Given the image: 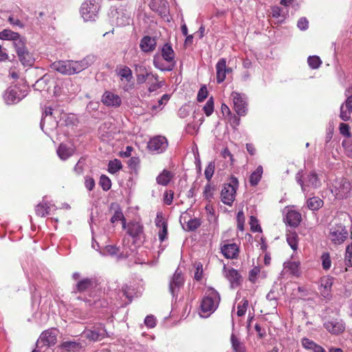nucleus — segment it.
<instances>
[{
	"mask_svg": "<svg viewBox=\"0 0 352 352\" xmlns=\"http://www.w3.org/2000/svg\"><path fill=\"white\" fill-rule=\"evenodd\" d=\"M87 68L93 65L98 60V57L94 54H89L82 58Z\"/></svg>",
	"mask_w": 352,
	"mask_h": 352,
	"instance_id": "54",
	"label": "nucleus"
},
{
	"mask_svg": "<svg viewBox=\"0 0 352 352\" xmlns=\"http://www.w3.org/2000/svg\"><path fill=\"white\" fill-rule=\"evenodd\" d=\"M162 59L168 63H170L173 66L176 65V60L175 58V52L168 43H166L162 48Z\"/></svg>",
	"mask_w": 352,
	"mask_h": 352,
	"instance_id": "25",
	"label": "nucleus"
},
{
	"mask_svg": "<svg viewBox=\"0 0 352 352\" xmlns=\"http://www.w3.org/2000/svg\"><path fill=\"white\" fill-rule=\"evenodd\" d=\"M230 340L232 347L234 352H245L244 345L234 334H232Z\"/></svg>",
	"mask_w": 352,
	"mask_h": 352,
	"instance_id": "42",
	"label": "nucleus"
},
{
	"mask_svg": "<svg viewBox=\"0 0 352 352\" xmlns=\"http://www.w3.org/2000/svg\"><path fill=\"white\" fill-rule=\"evenodd\" d=\"M184 284V278L182 271L177 268L169 283V290L173 297L177 296L178 292Z\"/></svg>",
	"mask_w": 352,
	"mask_h": 352,
	"instance_id": "9",
	"label": "nucleus"
},
{
	"mask_svg": "<svg viewBox=\"0 0 352 352\" xmlns=\"http://www.w3.org/2000/svg\"><path fill=\"white\" fill-rule=\"evenodd\" d=\"M348 236V230L342 223L332 226L329 229L328 235L329 240L335 245L342 244L346 240Z\"/></svg>",
	"mask_w": 352,
	"mask_h": 352,
	"instance_id": "4",
	"label": "nucleus"
},
{
	"mask_svg": "<svg viewBox=\"0 0 352 352\" xmlns=\"http://www.w3.org/2000/svg\"><path fill=\"white\" fill-rule=\"evenodd\" d=\"M208 96V90L206 86H203L200 88L197 94V100L199 102H203Z\"/></svg>",
	"mask_w": 352,
	"mask_h": 352,
	"instance_id": "60",
	"label": "nucleus"
},
{
	"mask_svg": "<svg viewBox=\"0 0 352 352\" xmlns=\"http://www.w3.org/2000/svg\"><path fill=\"white\" fill-rule=\"evenodd\" d=\"M140 159L137 157H132L128 161L129 167L134 170H136L139 166Z\"/></svg>",
	"mask_w": 352,
	"mask_h": 352,
	"instance_id": "57",
	"label": "nucleus"
},
{
	"mask_svg": "<svg viewBox=\"0 0 352 352\" xmlns=\"http://www.w3.org/2000/svg\"><path fill=\"white\" fill-rule=\"evenodd\" d=\"M307 62L309 67L312 69L318 68L322 63L320 58L317 56H310L307 59Z\"/></svg>",
	"mask_w": 352,
	"mask_h": 352,
	"instance_id": "47",
	"label": "nucleus"
},
{
	"mask_svg": "<svg viewBox=\"0 0 352 352\" xmlns=\"http://www.w3.org/2000/svg\"><path fill=\"white\" fill-rule=\"evenodd\" d=\"M151 76H152V77H155V82L154 83L151 84L148 87V90L149 92L155 91L156 90L160 89L164 85V82L163 81H159L157 80V76H155L153 75H151Z\"/></svg>",
	"mask_w": 352,
	"mask_h": 352,
	"instance_id": "53",
	"label": "nucleus"
},
{
	"mask_svg": "<svg viewBox=\"0 0 352 352\" xmlns=\"http://www.w3.org/2000/svg\"><path fill=\"white\" fill-rule=\"evenodd\" d=\"M248 306V300L246 299H243L237 306V316L239 317L244 316L246 312Z\"/></svg>",
	"mask_w": 352,
	"mask_h": 352,
	"instance_id": "50",
	"label": "nucleus"
},
{
	"mask_svg": "<svg viewBox=\"0 0 352 352\" xmlns=\"http://www.w3.org/2000/svg\"><path fill=\"white\" fill-rule=\"evenodd\" d=\"M120 220H124V215L120 210H117L111 217V222L113 223Z\"/></svg>",
	"mask_w": 352,
	"mask_h": 352,
	"instance_id": "62",
	"label": "nucleus"
},
{
	"mask_svg": "<svg viewBox=\"0 0 352 352\" xmlns=\"http://www.w3.org/2000/svg\"><path fill=\"white\" fill-rule=\"evenodd\" d=\"M74 153V148L72 146H69L64 144H60L57 149V154L63 160L68 159Z\"/></svg>",
	"mask_w": 352,
	"mask_h": 352,
	"instance_id": "30",
	"label": "nucleus"
},
{
	"mask_svg": "<svg viewBox=\"0 0 352 352\" xmlns=\"http://www.w3.org/2000/svg\"><path fill=\"white\" fill-rule=\"evenodd\" d=\"M104 255L109 254L111 256L118 255L119 258H125L131 254V250L120 251L119 248L114 245H107L104 250Z\"/></svg>",
	"mask_w": 352,
	"mask_h": 352,
	"instance_id": "26",
	"label": "nucleus"
},
{
	"mask_svg": "<svg viewBox=\"0 0 352 352\" xmlns=\"http://www.w3.org/2000/svg\"><path fill=\"white\" fill-rule=\"evenodd\" d=\"M117 73L118 75L120 77L121 80H125L126 82H129L133 78L132 71L127 66H124L120 68L117 71Z\"/></svg>",
	"mask_w": 352,
	"mask_h": 352,
	"instance_id": "36",
	"label": "nucleus"
},
{
	"mask_svg": "<svg viewBox=\"0 0 352 352\" xmlns=\"http://www.w3.org/2000/svg\"><path fill=\"white\" fill-rule=\"evenodd\" d=\"M122 167V163L119 160L115 159L109 161L108 164V171L111 174L118 172Z\"/></svg>",
	"mask_w": 352,
	"mask_h": 352,
	"instance_id": "43",
	"label": "nucleus"
},
{
	"mask_svg": "<svg viewBox=\"0 0 352 352\" xmlns=\"http://www.w3.org/2000/svg\"><path fill=\"white\" fill-rule=\"evenodd\" d=\"M100 4L98 0H85L81 5L80 12L85 21H94L98 16Z\"/></svg>",
	"mask_w": 352,
	"mask_h": 352,
	"instance_id": "3",
	"label": "nucleus"
},
{
	"mask_svg": "<svg viewBox=\"0 0 352 352\" xmlns=\"http://www.w3.org/2000/svg\"><path fill=\"white\" fill-rule=\"evenodd\" d=\"M261 269L259 267H254L252 268L249 273V279L251 282L255 283L258 274L260 273Z\"/></svg>",
	"mask_w": 352,
	"mask_h": 352,
	"instance_id": "59",
	"label": "nucleus"
},
{
	"mask_svg": "<svg viewBox=\"0 0 352 352\" xmlns=\"http://www.w3.org/2000/svg\"><path fill=\"white\" fill-rule=\"evenodd\" d=\"M217 82L220 84L223 82L226 77V74L231 72L232 69L227 67L226 58H220L216 65Z\"/></svg>",
	"mask_w": 352,
	"mask_h": 352,
	"instance_id": "20",
	"label": "nucleus"
},
{
	"mask_svg": "<svg viewBox=\"0 0 352 352\" xmlns=\"http://www.w3.org/2000/svg\"><path fill=\"white\" fill-rule=\"evenodd\" d=\"M351 190L350 183L344 178L337 179L333 184V193L338 198L345 197Z\"/></svg>",
	"mask_w": 352,
	"mask_h": 352,
	"instance_id": "11",
	"label": "nucleus"
},
{
	"mask_svg": "<svg viewBox=\"0 0 352 352\" xmlns=\"http://www.w3.org/2000/svg\"><path fill=\"white\" fill-rule=\"evenodd\" d=\"M221 250L227 258H235L239 254V248L236 243L225 244L221 247Z\"/></svg>",
	"mask_w": 352,
	"mask_h": 352,
	"instance_id": "27",
	"label": "nucleus"
},
{
	"mask_svg": "<svg viewBox=\"0 0 352 352\" xmlns=\"http://www.w3.org/2000/svg\"><path fill=\"white\" fill-rule=\"evenodd\" d=\"M339 116L343 121H349L352 118V95L348 96L341 104Z\"/></svg>",
	"mask_w": 352,
	"mask_h": 352,
	"instance_id": "19",
	"label": "nucleus"
},
{
	"mask_svg": "<svg viewBox=\"0 0 352 352\" xmlns=\"http://www.w3.org/2000/svg\"><path fill=\"white\" fill-rule=\"evenodd\" d=\"M155 39L151 36H145L140 41V47L144 52H153L155 50Z\"/></svg>",
	"mask_w": 352,
	"mask_h": 352,
	"instance_id": "28",
	"label": "nucleus"
},
{
	"mask_svg": "<svg viewBox=\"0 0 352 352\" xmlns=\"http://www.w3.org/2000/svg\"><path fill=\"white\" fill-rule=\"evenodd\" d=\"M96 287V281L93 278H86L80 280L76 285L74 292H85L91 290Z\"/></svg>",
	"mask_w": 352,
	"mask_h": 352,
	"instance_id": "22",
	"label": "nucleus"
},
{
	"mask_svg": "<svg viewBox=\"0 0 352 352\" xmlns=\"http://www.w3.org/2000/svg\"><path fill=\"white\" fill-rule=\"evenodd\" d=\"M342 145L349 157H352V142L344 140L342 142Z\"/></svg>",
	"mask_w": 352,
	"mask_h": 352,
	"instance_id": "55",
	"label": "nucleus"
},
{
	"mask_svg": "<svg viewBox=\"0 0 352 352\" xmlns=\"http://www.w3.org/2000/svg\"><path fill=\"white\" fill-rule=\"evenodd\" d=\"M61 347L67 352H76L82 348V345L78 342L65 341L62 343Z\"/></svg>",
	"mask_w": 352,
	"mask_h": 352,
	"instance_id": "34",
	"label": "nucleus"
},
{
	"mask_svg": "<svg viewBox=\"0 0 352 352\" xmlns=\"http://www.w3.org/2000/svg\"><path fill=\"white\" fill-rule=\"evenodd\" d=\"M285 268L288 269L290 273L295 276H299L300 263L297 261H289L285 263Z\"/></svg>",
	"mask_w": 352,
	"mask_h": 352,
	"instance_id": "41",
	"label": "nucleus"
},
{
	"mask_svg": "<svg viewBox=\"0 0 352 352\" xmlns=\"http://www.w3.org/2000/svg\"><path fill=\"white\" fill-rule=\"evenodd\" d=\"M220 302V295L217 291L208 287L201 303L200 316L204 318L209 316L218 307Z\"/></svg>",
	"mask_w": 352,
	"mask_h": 352,
	"instance_id": "1",
	"label": "nucleus"
},
{
	"mask_svg": "<svg viewBox=\"0 0 352 352\" xmlns=\"http://www.w3.org/2000/svg\"><path fill=\"white\" fill-rule=\"evenodd\" d=\"M173 177L172 173L166 170H164L156 178L157 183L162 186H166Z\"/></svg>",
	"mask_w": 352,
	"mask_h": 352,
	"instance_id": "37",
	"label": "nucleus"
},
{
	"mask_svg": "<svg viewBox=\"0 0 352 352\" xmlns=\"http://www.w3.org/2000/svg\"><path fill=\"white\" fill-rule=\"evenodd\" d=\"M237 229L243 231L245 224V215L243 211H239L236 215Z\"/></svg>",
	"mask_w": 352,
	"mask_h": 352,
	"instance_id": "52",
	"label": "nucleus"
},
{
	"mask_svg": "<svg viewBox=\"0 0 352 352\" xmlns=\"http://www.w3.org/2000/svg\"><path fill=\"white\" fill-rule=\"evenodd\" d=\"M287 241L291 248L296 251L298 245V236L296 232H290L287 234Z\"/></svg>",
	"mask_w": 352,
	"mask_h": 352,
	"instance_id": "39",
	"label": "nucleus"
},
{
	"mask_svg": "<svg viewBox=\"0 0 352 352\" xmlns=\"http://www.w3.org/2000/svg\"><path fill=\"white\" fill-rule=\"evenodd\" d=\"M101 101L108 107L118 108L122 104L120 96L111 91H105L102 96Z\"/></svg>",
	"mask_w": 352,
	"mask_h": 352,
	"instance_id": "12",
	"label": "nucleus"
},
{
	"mask_svg": "<svg viewBox=\"0 0 352 352\" xmlns=\"http://www.w3.org/2000/svg\"><path fill=\"white\" fill-rule=\"evenodd\" d=\"M99 184L104 191L109 190L111 187V179L104 175H102L100 176Z\"/></svg>",
	"mask_w": 352,
	"mask_h": 352,
	"instance_id": "46",
	"label": "nucleus"
},
{
	"mask_svg": "<svg viewBox=\"0 0 352 352\" xmlns=\"http://www.w3.org/2000/svg\"><path fill=\"white\" fill-rule=\"evenodd\" d=\"M333 280V277L329 276H323L320 278L319 290L324 298H329L330 297Z\"/></svg>",
	"mask_w": 352,
	"mask_h": 352,
	"instance_id": "21",
	"label": "nucleus"
},
{
	"mask_svg": "<svg viewBox=\"0 0 352 352\" xmlns=\"http://www.w3.org/2000/svg\"><path fill=\"white\" fill-rule=\"evenodd\" d=\"M106 330L102 327L97 329H87L83 332L84 336L93 342L102 340L106 336Z\"/></svg>",
	"mask_w": 352,
	"mask_h": 352,
	"instance_id": "23",
	"label": "nucleus"
},
{
	"mask_svg": "<svg viewBox=\"0 0 352 352\" xmlns=\"http://www.w3.org/2000/svg\"><path fill=\"white\" fill-rule=\"evenodd\" d=\"M340 132L342 135L346 137H350L351 133L350 131L349 126L345 123H340L339 126Z\"/></svg>",
	"mask_w": 352,
	"mask_h": 352,
	"instance_id": "58",
	"label": "nucleus"
},
{
	"mask_svg": "<svg viewBox=\"0 0 352 352\" xmlns=\"http://www.w3.org/2000/svg\"><path fill=\"white\" fill-rule=\"evenodd\" d=\"M25 44L26 40L14 49L21 64L25 67H31L34 65L35 59L33 54L28 51Z\"/></svg>",
	"mask_w": 352,
	"mask_h": 352,
	"instance_id": "6",
	"label": "nucleus"
},
{
	"mask_svg": "<svg viewBox=\"0 0 352 352\" xmlns=\"http://www.w3.org/2000/svg\"><path fill=\"white\" fill-rule=\"evenodd\" d=\"M170 96L168 94H164L162 98L158 100L157 104H153L151 109L153 111L162 110L166 103L169 100Z\"/></svg>",
	"mask_w": 352,
	"mask_h": 352,
	"instance_id": "45",
	"label": "nucleus"
},
{
	"mask_svg": "<svg viewBox=\"0 0 352 352\" xmlns=\"http://www.w3.org/2000/svg\"><path fill=\"white\" fill-rule=\"evenodd\" d=\"M45 124H47L46 129L50 131L55 129L58 126V122L52 118V109L50 107H45L43 112L41 128L43 131Z\"/></svg>",
	"mask_w": 352,
	"mask_h": 352,
	"instance_id": "13",
	"label": "nucleus"
},
{
	"mask_svg": "<svg viewBox=\"0 0 352 352\" xmlns=\"http://www.w3.org/2000/svg\"><path fill=\"white\" fill-rule=\"evenodd\" d=\"M215 168V164L214 162H210L206 166L204 172L205 177L208 181H210L213 176Z\"/></svg>",
	"mask_w": 352,
	"mask_h": 352,
	"instance_id": "51",
	"label": "nucleus"
},
{
	"mask_svg": "<svg viewBox=\"0 0 352 352\" xmlns=\"http://www.w3.org/2000/svg\"><path fill=\"white\" fill-rule=\"evenodd\" d=\"M238 186V180L236 177L231 178V183L224 185L221 193V201L223 204L231 206L235 199L236 190Z\"/></svg>",
	"mask_w": 352,
	"mask_h": 352,
	"instance_id": "5",
	"label": "nucleus"
},
{
	"mask_svg": "<svg viewBox=\"0 0 352 352\" xmlns=\"http://www.w3.org/2000/svg\"><path fill=\"white\" fill-rule=\"evenodd\" d=\"M263 174L262 166H258L256 169L250 175V183L251 186H255L260 182Z\"/></svg>",
	"mask_w": 352,
	"mask_h": 352,
	"instance_id": "38",
	"label": "nucleus"
},
{
	"mask_svg": "<svg viewBox=\"0 0 352 352\" xmlns=\"http://www.w3.org/2000/svg\"><path fill=\"white\" fill-rule=\"evenodd\" d=\"M233 101L234 108L239 116H244L248 111L247 97L245 94H241L236 91H233L231 94Z\"/></svg>",
	"mask_w": 352,
	"mask_h": 352,
	"instance_id": "7",
	"label": "nucleus"
},
{
	"mask_svg": "<svg viewBox=\"0 0 352 352\" xmlns=\"http://www.w3.org/2000/svg\"><path fill=\"white\" fill-rule=\"evenodd\" d=\"M85 186L88 190H92L95 186L94 179L91 177H86L85 178Z\"/></svg>",
	"mask_w": 352,
	"mask_h": 352,
	"instance_id": "63",
	"label": "nucleus"
},
{
	"mask_svg": "<svg viewBox=\"0 0 352 352\" xmlns=\"http://www.w3.org/2000/svg\"><path fill=\"white\" fill-rule=\"evenodd\" d=\"M50 206L47 203H40L35 208L36 214L40 217H45L50 213Z\"/></svg>",
	"mask_w": 352,
	"mask_h": 352,
	"instance_id": "40",
	"label": "nucleus"
},
{
	"mask_svg": "<svg viewBox=\"0 0 352 352\" xmlns=\"http://www.w3.org/2000/svg\"><path fill=\"white\" fill-rule=\"evenodd\" d=\"M52 69L64 75H73L71 60H58L51 64Z\"/></svg>",
	"mask_w": 352,
	"mask_h": 352,
	"instance_id": "18",
	"label": "nucleus"
},
{
	"mask_svg": "<svg viewBox=\"0 0 352 352\" xmlns=\"http://www.w3.org/2000/svg\"><path fill=\"white\" fill-rule=\"evenodd\" d=\"M322 269L329 270L331 267V260L329 252H323L320 256Z\"/></svg>",
	"mask_w": 352,
	"mask_h": 352,
	"instance_id": "44",
	"label": "nucleus"
},
{
	"mask_svg": "<svg viewBox=\"0 0 352 352\" xmlns=\"http://www.w3.org/2000/svg\"><path fill=\"white\" fill-rule=\"evenodd\" d=\"M223 273L225 277L230 282L231 287L234 288L240 285L241 276L236 270L234 268H227L226 265H224Z\"/></svg>",
	"mask_w": 352,
	"mask_h": 352,
	"instance_id": "17",
	"label": "nucleus"
},
{
	"mask_svg": "<svg viewBox=\"0 0 352 352\" xmlns=\"http://www.w3.org/2000/svg\"><path fill=\"white\" fill-rule=\"evenodd\" d=\"M323 200L318 197H312L307 200V206L312 211L318 210L323 206Z\"/></svg>",
	"mask_w": 352,
	"mask_h": 352,
	"instance_id": "33",
	"label": "nucleus"
},
{
	"mask_svg": "<svg viewBox=\"0 0 352 352\" xmlns=\"http://www.w3.org/2000/svg\"><path fill=\"white\" fill-rule=\"evenodd\" d=\"M323 325L328 332L333 335L340 334L345 330V324L340 318L328 319L324 322Z\"/></svg>",
	"mask_w": 352,
	"mask_h": 352,
	"instance_id": "10",
	"label": "nucleus"
},
{
	"mask_svg": "<svg viewBox=\"0 0 352 352\" xmlns=\"http://www.w3.org/2000/svg\"><path fill=\"white\" fill-rule=\"evenodd\" d=\"M296 182L300 186L302 191L307 194L309 187L317 188L320 185V179L314 171L310 172L305 179H303L302 171H298L296 175Z\"/></svg>",
	"mask_w": 352,
	"mask_h": 352,
	"instance_id": "2",
	"label": "nucleus"
},
{
	"mask_svg": "<svg viewBox=\"0 0 352 352\" xmlns=\"http://www.w3.org/2000/svg\"><path fill=\"white\" fill-rule=\"evenodd\" d=\"M180 222L182 224L186 223V230L188 231H194L197 230L201 225V221L198 218L189 219L186 221V216L180 218Z\"/></svg>",
	"mask_w": 352,
	"mask_h": 352,
	"instance_id": "31",
	"label": "nucleus"
},
{
	"mask_svg": "<svg viewBox=\"0 0 352 352\" xmlns=\"http://www.w3.org/2000/svg\"><path fill=\"white\" fill-rule=\"evenodd\" d=\"M0 39L12 41L14 48L25 40V38L21 36L19 33L10 29H4L0 32Z\"/></svg>",
	"mask_w": 352,
	"mask_h": 352,
	"instance_id": "15",
	"label": "nucleus"
},
{
	"mask_svg": "<svg viewBox=\"0 0 352 352\" xmlns=\"http://www.w3.org/2000/svg\"><path fill=\"white\" fill-rule=\"evenodd\" d=\"M25 96V91L17 87H10L6 91L3 99L7 104H12L19 102Z\"/></svg>",
	"mask_w": 352,
	"mask_h": 352,
	"instance_id": "8",
	"label": "nucleus"
},
{
	"mask_svg": "<svg viewBox=\"0 0 352 352\" xmlns=\"http://www.w3.org/2000/svg\"><path fill=\"white\" fill-rule=\"evenodd\" d=\"M144 324L148 328H153L156 325V320L152 315L147 316L144 319Z\"/></svg>",
	"mask_w": 352,
	"mask_h": 352,
	"instance_id": "61",
	"label": "nucleus"
},
{
	"mask_svg": "<svg viewBox=\"0 0 352 352\" xmlns=\"http://www.w3.org/2000/svg\"><path fill=\"white\" fill-rule=\"evenodd\" d=\"M168 146V142L164 136H156L152 138L148 144V148L151 151L157 153H162Z\"/></svg>",
	"mask_w": 352,
	"mask_h": 352,
	"instance_id": "14",
	"label": "nucleus"
},
{
	"mask_svg": "<svg viewBox=\"0 0 352 352\" xmlns=\"http://www.w3.org/2000/svg\"><path fill=\"white\" fill-rule=\"evenodd\" d=\"M345 263L349 267H352V252L349 250V246L346 249Z\"/></svg>",
	"mask_w": 352,
	"mask_h": 352,
	"instance_id": "64",
	"label": "nucleus"
},
{
	"mask_svg": "<svg viewBox=\"0 0 352 352\" xmlns=\"http://www.w3.org/2000/svg\"><path fill=\"white\" fill-rule=\"evenodd\" d=\"M302 345L304 348L307 349H309V350H314V347H316V345L317 344L316 342H314V341L308 339V338H302Z\"/></svg>",
	"mask_w": 352,
	"mask_h": 352,
	"instance_id": "56",
	"label": "nucleus"
},
{
	"mask_svg": "<svg viewBox=\"0 0 352 352\" xmlns=\"http://www.w3.org/2000/svg\"><path fill=\"white\" fill-rule=\"evenodd\" d=\"M155 225L159 228L158 236L161 242L167 239L168 230L167 223L164 219L161 214H157L155 219Z\"/></svg>",
	"mask_w": 352,
	"mask_h": 352,
	"instance_id": "24",
	"label": "nucleus"
},
{
	"mask_svg": "<svg viewBox=\"0 0 352 352\" xmlns=\"http://www.w3.org/2000/svg\"><path fill=\"white\" fill-rule=\"evenodd\" d=\"M143 232L142 226L138 222H133L129 224L128 231L129 234L133 237H137Z\"/></svg>",
	"mask_w": 352,
	"mask_h": 352,
	"instance_id": "35",
	"label": "nucleus"
},
{
	"mask_svg": "<svg viewBox=\"0 0 352 352\" xmlns=\"http://www.w3.org/2000/svg\"><path fill=\"white\" fill-rule=\"evenodd\" d=\"M203 111L207 116H210L214 111V101L213 98H210L206 104L203 107Z\"/></svg>",
	"mask_w": 352,
	"mask_h": 352,
	"instance_id": "49",
	"label": "nucleus"
},
{
	"mask_svg": "<svg viewBox=\"0 0 352 352\" xmlns=\"http://www.w3.org/2000/svg\"><path fill=\"white\" fill-rule=\"evenodd\" d=\"M153 65L157 69L162 72H170L175 68V66L167 62L164 63L161 58L157 56L154 57Z\"/></svg>",
	"mask_w": 352,
	"mask_h": 352,
	"instance_id": "32",
	"label": "nucleus"
},
{
	"mask_svg": "<svg viewBox=\"0 0 352 352\" xmlns=\"http://www.w3.org/2000/svg\"><path fill=\"white\" fill-rule=\"evenodd\" d=\"M250 230L252 232H262V229L258 223V219L254 216L250 217Z\"/></svg>",
	"mask_w": 352,
	"mask_h": 352,
	"instance_id": "48",
	"label": "nucleus"
},
{
	"mask_svg": "<svg viewBox=\"0 0 352 352\" xmlns=\"http://www.w3.org/2000/svg\"><path fill=\"white\" fill-rule=\"evenodd\" d=\"M287 223L292 227H296L301 221V214L296 210H289L286 215Z\"/></svg>",
	"mask_w": 352,
	"mask_h": 352,
	"instance_id": "29",
	"label": "nucleus"
},
{
	"mask_svg": "<svg viewBox=\"0 0 352 352\" xmlns=\"http://www.w3.org/2000/svg\"><path fill=\"white\" fill-rule=\"evenodd\" d=\"M56 343V330L49 329L43 331L39 337L36 342L37 347L40 344L44 346H54Z\"/></svg>",
	"mask_w": 352,
	"mask_h": 352,
	"instance_id": "16",
	"label": "nucleus"
}]
</instances>
